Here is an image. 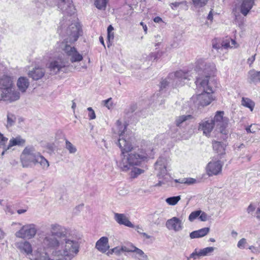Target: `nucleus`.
Listing matches in <instances>:
<instances>
[{
  "label": "nucleus",
  "mask_w": 260,
  "mask_h": 260,
  "mask_svg": "<svg viewBox=\"0 0 260 260\" xmlns=\"http://www.w3.org/2000/svg\"><path fill=\"white\" fill-rule=\"evenodd\" d=\"M50 233H46L41 239L49 237L53 246L45 245L54 260H72L80 250L79 240L67 235V229L58 223L50 226Z\"/></svg>",
  "instance_id": "1"
},
{
  "label": "nucleus",
  "mask_w": 260,
  "mask_h": 260,
  "mask_svg": "<svg viewBox=\"0 0 260 260\" xmlns=\"http://www.w3.org/2000/svg\"><path fill=\"white\" fill-rule=\"evenodd\" d=\"M126 127L125 122L122 123L118 120L114 129V133L119 136L117 145L121 151L120 158L116 160V163L122 171H127L135 166L141 165L146 158L145 151L141 152V153L125 154L133 149L129 136L126 133Z\"/></svg>",
  "instance_id": "2"
},
{
  "label": "nucleus",
  "mask_w": 260,
  "mask_h": 260,
  "mask_svg": "<svg viewBox=\"0 0 260 260\" xmlns=\"http://www.w3.org/2000/svg\"><path fill=\"white\" fill-rule=\"evenodd\" d=\"M53 241L49 237L38 238L33 245L27 240L15 242L14 245L21 254L32 260H54L45 245L53 246Z\"/></svg>",
  "instance_id": "3"
},
{
  "label": "nucleus",
  "mask_w": 260,
  "mask_h": 260,
  "mask_svg": "<svg viewBox=\"0 0 260 260\" xmlns=\"http://www.w3.org/2000/svg\"><path fill=\"white\" fill-rule=\"evenodd\" d=\"M65 23L61 22V29L62 33H66L68 38L66 40L59 44V48L62 50L66 54L70 57L72 62L80 61L83 59V56L80 54L74 47H72L68 44V42L72 43L76 41L81 32L80 24L78 22H74L70 24V20Z\"/></svg>",
  "instance_id": "4"
},
{
  "label": "nucleus",
  "mask_w": 260,
  "mask_h": 260,
  "mask_svg": "<svg viewBox=\"0 0 260 260\" xmlns=\"http://www.w3.org/2000/svg\"><path fill=\"white\" fill-rule=\"evenodd\" d=\"M196 82L197 86L201 90H203V92L192 96L191 100L198 106L204 107L209 105L213 100L212 96L213 90L208 77H206V79L199 77L197 79Z\"/></svg>",
  "instance_id": "5"
},
{
  "label": "nucleus",
  "mask_w": 260,
  "mask_h": 260,
  "mask_svg": "<svg viewBox=\"0 0 260 260\" xmlns=\"http://www.w3.org/2000/svg\"><path fill=\"white\" fill-rule=\"evenodd\" d=\"M14 225L20 227L14 234L17 238L22 240L31 239L34 238L37 234V225L34 223H26L23 225L20 222H13L12 225Z\"/></svg>",
  "instance_id": "6"
},
{
  "label": "nucleus",
  "mask_w": 260,
  "mask_h": 260,
  "mask_svg": "<svg viewBox=\"0 0 260 260\" xmlns=\"http://www.w3.org/2000/svg\"><path fill=\"white\" fill-rule=\"evenodd\" d=\"M168 159L165 157H159L156 162L154 164V168L156 171L157 176L159 179H162L159 180L158 183L155 186H161L168 182L167 170Z\"/></svg>",
  "instance_id": "7"
},
{
  "label": "nucleus",
  "mask_w": 260,
  "mask_h": 260,
  "mask_svg": "<svg viewBox=\"0 0 260 260\" xmlns=\"http://www.w3.org/2000/svg\"><path fill=\"white\" fill-rule=\"evenodd\" d=\"M40 152L32 146H27L23 149L20 160L23 167L28 168L33 166V162L37 158Z\"/></svg>",
  "instance_id": "8"
},
{
  "label": "nucleus",
  "mask_w": 260,
  "mask_h": 260,
  "mask_svg": "<svg viewBox=\"0 0 260 260\" xmlns=\"http://www.w3.org/2000/svg\"><path fill=\"white\" fill-rule=\"evenodd\" d=\"M191 77V73L188 70H180L169 74V78L173 80V87H175L183 86Z\"/></svg>",
  "instance_id": "9"
},
{
  "label": "nucleus",
  "mask_w": 260,
  "mask_h": 260,
  "mask_svg": "<svg viewBox=\"0 0 260 260\" xmlns=\"http://www.w3.org/2000/svg\"><path fill=\"white\" fill-rule=\"evenodd\" d=\"M223 111H217L213 119V123L218 127L220 133L223 135L222 139H225L228 137V131L226 129L228 124L227 120L223 117Z\"/></svg>",
  "instance_id": "10"
},
{
  "label": "nucleus",
  "mask_w": 260,
  "mask_h": 260,
  "mask_svg": "<svg viewBox=\"0 0 260 260\" xmlns=\"http://www.w3.org/2000/svg\"><path fill=\"white\" fill-rule=\"evenodd\" d=\"M68 65V61L61 57H55L50 61L47 67L52 74H56L60 70Z\"/></svg>",
  "instance_id": "11"
},
{
  "label": "nucleus",
  "mask_w": 260,
  "mask_h": 260,
  "mask_svg": "<svg viewBox=\"0 0 260 260\" xmlns=\"http://www.w3.org/2000/svg\"><path fill=\"white\" fill-rule=\"evenodd\" d=\"M20 98L19 92L13 89V86L10 87L9 90H1V101L13 102Z\"/></svg>",
  "instance_id": "12"
},
{
  "label": "nucleus",
  "mask_w": 260,
  "mask_h": 260,
  "mask_svg": "<svg viewBox=\"0 0 260 260\" xmlns=\"http://www.w3.org/2000/svg\"><path fill=\"white\" fill-rule=\"evenodd\" d=\"M223 164L220 160H212L210 161L207 167L206 171L208 176L217 175L222 170Z\"/></svg>",
  "instance_id": "13"
},
{
  "label": "nucleus",
  "mask_w": 260,
  "mask_h": 260,
  "mask_svg": "<svg viewBox=\"0 0 260 260\" xmlns=\"http://www.w3.org/2000/svg\"><path fill=\"white\" fill-rule=\"evenodd\" d=\"M166 226L169 230L175 232L181 231L183 228L182 220L177 217L168 219L166 221Z\"/></svg>",
  "instance_id": "14"
},
{
  "label": "nucleus",
  "mask_w": 260,
  "mask_h": 260,
  "mask_svg": "<svg viewBox=\"0 0 260 260\" xmlns=\"http://www.w3.org/2000/svg\"><path fill=\"white\" fill-rule=\"evenodd\" d=\"M214 126L215 125L212 119H206L200 123L199 129L203 131V134L206 136H209Z\"/></svg>",
  "instance_id": "15"
},
{
  "label": "nucleus",
  "mask_w": 260,
  "mask_h": 260,
  "mask_svg": "<svg viewBox=\"0 0 260 260\" xmlns=\"http://www.w3.org/2000/svg\"><path fill=\"white\" fill-rule=\"evenodd\" d=\"M58 8L63 13L71 15L74 13L75 8L71 0H59Z\"/></svg>",
  "instance_id": "16"
},
{
  "label": "nucleus",
  "mask_w": 260,
  "mask_h": 260,
  "mask_svg": "<svg viewBox=\"0 0 260 260\" xmlns=\"http://www.w3.org/2000/svg\"><path fill=\"white\" fill-rule=\"evenodd\" d=\"M95 248L102 253H106L110 248L108 238L106 236L101 237L96 242Z\"/></svg>",
  "instance_id": "17"
},
{
  "label": "nucleus",
  "mask_w": 260,
  "mask_h": 260,
  "mask_svg": "<svg viewBox=\"0 0 260 260\" xmlns=\"http://www.w3.org/2000/svg\"><path fill=\"white\" fill-rule=\"evenodd\" d=\"M114 219L120 225H124L129 228H134V225L129 221L128 217L124 214L115 213Z\"/></svg>",
  "instance_id": "18"
},
{
  "label": "nucleus",
  "mask_w": 260,
  "mask_h": 260,
  "mask_svg": "<svg viewBox=\"0 0 260 260\" xmlns=\"http://www.w3.org/2000/svg\"><path fill=\"white\" fill-rule=\"evenodd\" d=\"M227 144L224 142L216 141H212V146L214 151L220 157L225 154V149Z\"/></svg>",
  "instance_id": "19"
},
{
  "label": "nucleus",
  "mask_w": 260,
  "mask_h": 260,
  "mask_svg": "<svg viewBox=\"0 0 260 260\" xmlns=\"http://www.w3.org/2000/svg\"><path fill=\"white\" fill-rule=\"evenodd\" d=\"M254 4V0H242L240 7V12L246 16Z\"/></svg>",
  "instance_id": "20"
},
{
  "label": "nucleus",
  "mask_w": 260,
  "mask_h": 260,
  "mask_svg": "<svg viewBox=\"0 0 260 260\" xmlns=\"http://www.w3.org/2000/svg\"><path fill=\"white\" fill-rule=\"evenodd\" d=\"M29 86V81L27 77H20L18 79L17 82V86L19 90L22 93H24L26 92Z\"/></svg>",
  "instance_id": "21"
},
{
  "label": "nucleus",
  "mask_w": 260,
  "mask_h": 260,
  "mask_svg": "<svg viewBox=\"0 0 260 260\" xmlns=\"http://www.w3.org/2000/svg\"><path fill=\"white\" fill-rule=\"evenodd\" d=\"M25 143V140L20 136H17L16 137L11 138L9 142V144L6 150H8L14 146H23Z\"/></svg>",
  "instance_id": "22"
},
{
  "label": "nucleus",
  "mask_w": 260,
  "mask_h": 260,
  "mask_svg": "<svg viewBox=\"0 0 260 260\" xmlns=\"http://www.w3.org/2000/svg\"><path fill=\"white\" fill-rule=\"evenodd\" d=\"M216 71V66L213 62L206 61V66H205L203 70V74L205 75L204 79L208 77L209 81V75L214 74Z\"/></svg>",
  "instance_id": "23"
},
{
  "label": "nucleus",
  "mask_w": 260,
  "mask_h": 260,
  "mask_svg": "<svg viewBox=\"0 0 260 260\" xmlns=\"http://www.w3.org/2000/svg\"><path fill=\"white\" fill-rule=\"evenodd\" d=\"M39 164L44 170H47L49 167V161L40 153L33 162V166Z\"/></svg>",
  "instance_id": "24"
},
{
  "label": "nucleus",
  "mask_w": 260,
  "mask_h": 260,
  "mask_svg": "<svg viewBox=\"0 0 260 260\" xmlns=\"http://www.w3.org/2000/svg\"><path fill=\"white\" fill-rule=\"evenodd\" d=\"M45 74V71L43 68H35L28 73V75L35 80L42 78Z\"/></svg>",
  "instance_id": "25"
},
{
  "label": "nucleus",
  "mask_w": 260,
  "mask_h": 260,
  "mask_svg": "<svg viewBox=\"0 0 260 260\" xmlns=\"http://www.w3.org/2000/svg\"><path fill=\"white\" fill-rule=\"evenodd\" d=\"M209 228H204L197 231L192 232L189 234L191 239L199 238L207 235L209 232Z\"/></svg>",
  "instance_id": "26"
},
{
  "label": "nucleus",
  "mask_w": 260,
  "mask_h": 260,
  "mask_svg": "<svg viewBox=\"0 0 260 260\" xmlns=\"http://www.w3.org/2000/svg\"><path fill=\"white\" fill-rule=\"evenodd\" d=\"M192 119V116L191 115H183L176 117L175 121V123L177 126L180 127L183 124L186 123V121Z\"/></svg>",
  "instance_id": "27"
},
{
  "label": "nucleus",
  "mask_w": 260,
  "mask_h": 260,
  "mask_svg": "<svg viewBox=\"0 0 260 260\" xmlns=\"http://www.w3.org/2000/svg\"><path fill=\"white\" fill-rule=\"evenodd\" d=\"M248 79L250 82H260V71L257 72L254 70H250L248 72Z\"/></svg>",
  "instance_id": "28"
},
{
  "label": "nucleus",
  "mask_w": 260,
  "mask_h": 260,
  "mask_svg": "<svg viewBox=\"0 0 260 260\" xmlns=\"http://www.w3.org/2000/svg\"><path fill=\"white\" fill-rule=\"evenodd\" d=\"M221 44L222 47V49L236 48L238 46L237 45L236 42L235 40L230 38H226L225 39L222 40Z\"/></svg>",
  "instance_id": "29"
},
{
  "label": "nucleus",
  "mask_w": 260,
  "mask_h": 260,
  "mask_svg": "<svg viewBox=\"0 0 260 260\" xmlns=\"http://www.w3.org/2000/svg\"><path fill=\"white\" fill-rule=\"evenodd\" d=\"M194 70L199 74H203V70L206 66V60L203 59H199L196 62Z\"/></svg>",
  "instance_id": "30"
},
{
  "label": "nucleus",
  "mask_w": 260,
  "mask_h": 260,
  "mask_svg": "<svg viewBox=\"0 0 260 260\" xmlns=\"http://www.w3.org/2000/svg\"><path fill=\"white\" fill-rule=\"evenodd\" d=\"M174 181L176 183L185 184L189 185L195 184L197 182L196 179L192 178H185L179 179H175L174 180Z\"/></svg>",
  "instance_id": "31"
},
{
  "label": "nucleus",
  "mask_w": 260,
  "mask_h": 260,
  "mask_svg": "<svg viewBox=\"0 0 260 260\" xmlns=\"http://www.w3.org/2000/svg\"><path fill=\"white\" fill-rule=\"evenodd\" d=\"M169 85H171L173 86V80L169 78V75L168 76L162 79L161 81L160 82V89L161 90L166 88Z\"/></svg>",
  "instance_id": "32"
},
{
  "label": "nucleus",
  "mask_w": 260,
  "mask_h": 260,
  "mask_svg": "<svg viewBox=\"0 0 260 260\" xmlns=\"http://www.w3.org/2000/svg\"><path fill=\"white\" fill-rule=\"evenodd\" d=\"M65 148L71 154H74L77 151L76 147L67 139H65Z\"/></svg>",
  "instance_id": "33"
},
{
  "label": "nucleus",
  "mask_w": 260,
  "mask_h": 260,
  "mask_svg": "<svg viewBox=\"0 0 260 260\" xmlns=\"http://www.w3.org/2000/svg\"><path fill=\"white\" fill-rule=\"evenodd\" d=\"M109 0H95L94 5L97 9L105 10Z\"/></svg>",
  "instance_id": "34"
},
{
  "label": "nucleus",
  "mask_w": 260,
  "mask_h": 260,
  "mask_svg": "<svg viewBox=\"0 0 260 260\" xmlns=\"http://www.w3.org/2000/svg\"><path fill=\"white\" fill-rule=\"evenodd\" d=\"M242 105L249 108L251 111L253 110L254 107V103L248 98H242Z\"/></svg>",
  "instance_id": "35"
},
{
  "label": "nucleus",
  "mask_w": 260,
  "mask_h": 260,
  "mask_svg": "<svg viewBox=\"0 0 260 260\" xmlns=\"http://www.w3.org/2000/svg\"><path fill=\"white\" fill-rule=\"evenodd\" d=\"M215 248L213 247H208L203 249H199L200 251V255L202 257L210 255L213 253Z\"/></svg>",
  "instance_id": "36"
},
{
  "label": "nucleus",
  "mask_w": 260,
  "mask_h": 260,
  "mask_svg": "<svg viewBox=\"0 0 260 260\" xmlns=\"http://www.w3.org/2000/svg\"><path fill=\"white\" fill-rule=\"evenodd\" d=\"M15 121V116L12 113H8L7 114V120L6 124L7 127L8 128L13 126L14 124Z\"/></svg>",
  "instance_id": "37"
},
{
  "label": "nucleus",
  "mask_w": 260,
  "mask_h": 260,
  "mask_svg": "<svg viewBox=\"0 0 260 260\" xmlns=\"http://www.w3.org/2000/svg\"><path fill=\"white\" fill-rule=\"evenodd\" d=\"M180 199L181 196H178L168 198L166 199V202L168 204L170 205L174 206L178 203V202L180 200Z\"/></svg>",
  "instance_id": "38"
},
{
  "label": "nucleus",
  "mask_w": 260,
  "mask_h": 260,
  "mask_svg": "<svg viewBox=\"0 0 260 260\" xmlns=\"http://www.w3.org/2000/svg\"><path fill=\"white\" fill-rule=\"evenodd\" d=\"M124 250H127L126 248H123V246H122L121 247H115L111 249L110 251L107 253L108 255L110 254H112V253H115L116 255H120L122 252H124Z\"/></svg>",
  "instance_id": "39"
},
{
  "label": "nucleus",
  "mask_w": 260,
  "mask_h": 260,
  "mask_svg": "<svg viewBox=\"0 0 260 260\" xmlns=\"http://www.w3.org/2000/svg\"><path fill=\"white\" fill-rule=\"evenodd\" d=\"M200 250L198 248H196L189 255V256L187 257V260H196L198 258L201 257L200 255Z\"/></svg>",
  "instance_id": "40"
},
{
  "label": "nucleus",
  "mask_w": 260,
  "mask_h": 260,
  "mask_svg": "<svg viewBox=\"0 0 260 260\" xmlns=\"http://www.w3.org/2000/svg\"><path fill=\"white\" fill-rule=\"evenodd\" d=\"M221 41L217 39H215L212 41V47L213 48L217 50H222V47L221 46Z\"/></svg>",
  "instance_id": "41"
},
{
  "label": "nucleus",
  "mask_w": 260,
  "mask_h": 260,
  "mask_svg": "<svg viewBox=\"0 0 260 260\" xmlns=\"http://www.w3.org/2000/svg\"><path fill=\"white\" fill-rule=\"evenodd\" d=\"M144 172V170L141 169L135 168L132 169L131 172V176L132 178H136L138 175Z\"/></svg>",
  "instance_id": "42"
},
{
  "label": "nucleus",
  "mask_w": 260,
  "mask_h": 260,
  "mask_svg": "<svg viewBox=\"0 0 260 260\" xmlns=\"http://www.w3.org/2000/svg\"><path fill=\"white\" fill-rule=\"evenodd\" d=\"M201 213H202L201 210H197L192 212L189 215L188 220L191 222L193 221L197 217L199 218V215H200Z\"/></svg>",
  "instance_id": "43"
},
{
  "label": "nucleus",
  "mask_w": 260,
  "mask_h": 260,
  "mask_svg": "<svg viewBox=\"0 0 260 260\" xmlns=\"http://www.w3.org/2000/svg\"><path fill=\"white\" fill-rule=\"evenodd\" d=\"M102 103L104 106L109 110L112 109L113 107V103L111 98L103 101Z\"/></svg>",
  "instance_id": "44"
},
{
  "label": "nucleus",
  "mask_w": 260,
  "mask_h": 260,
  "mask_svg": "<svg viewBox=\"0 0 260 260\" xmlns=\"http://www.w3.org/2000/svg\"><path fill=\"white\" fill-rule=\"evenodd\" d=\"M192 1L195 7L201 8L206 5L208 0H192Z\"/></svg>",
  "instance_id": "45"
},
{
  "label": "nucleus",
  "mask_w": 260,
  "mask_h": 260,
  "mask_svg": "<svg viewBox=\"0 0 260 260\" xmlns=\"http://www.w3.org/2000/svg\"><path fill=\"white\" fill-rule=\"evenodd\" d=\"M133 252L136 253V257L139 260L144 259L145 253L142 250L136 247V250H135Z\"/></svg>",
  "instance_id": "46"
},
{
  "label": "nucleus",
  "mask_w": 260,
  "mask_h": 260,
  "mask_svg": "<svg viewBox=\"0 0 260 260\" xmlns=\"http://www.w3.org/2000/svg\"><path fill=\"white\" fill-rule=\"evenodd\" d=\"M123 248H125L127 250H124V252H134L136 250V247L133 245L132 243H129L126 244V245L123 246Z\"/></svg>",
  "instance_id": "47"
},
{
  "label": "nucleus",
  "mask_w": 260,
  "mask_h": 260,
  "mask_svg": "<svg viewBox=\"0 0 260 260\" xmlns=\"http://www.w3.org/2000/svg\"><path fill=\"white\" fill-rule=\"evenodd\" d=\"M246 244V239L245 238H242L238 242L237 247L240 249H244Z\"/></svg>",
  "instance_id": "48"
},
{
  "label": "nucleus",
  "mask_w": 260,
  "mask_h": 260,
  "mask_svg": "<svg viewBox=\"0 0 260 260\" xmlns=\"http://www.w3.org/2000/svg\"><path fill=\"white\" fill-rule=\"evenodd\" d=\"M88 113V117L89 119H94L96 117L95 112L91 107H89L87 109Z\"/></svg>",
  "instance_id": "49"
},
{
  "label": "nucleus",
  "mask_w": 260,
  "mask_h": 260,
  "mask_svg": "<svg viewBox=\"0 0 260 260\" xmlns=\"http://www.w3.org/2000/svg\"><path fill=\"white\" fill-rule=\"evenodd\" d=\"M8 138L5 137L3 134L0 132V145L5 146V144L8 141Z\"/></svg>",
  "instance_id": "50"
},
{
  "label": "nucleus",
  "mask_w": 260,
  "mask_h": 260,
  "mask_svg": "<svg viewBox=\"0 0 260 260\" xmlns=\"http://www.w3.org/2000/svg\"><path fill=\"white\" fill-rule=\"evenodd\" d=\"M199 218L201 221H206L208 219V216L205 212L202 211Z\"/></svg>",
  "instance_id": "51"
},
{
  "label": "nucleus",
  "mask_w": 260,
  "mask_h": 260,
  "mask_svg": "<svg viewBox=\"0 0 260 260\" xmlns=\"http://www.w3.org/2000/svg\"><path fill=\"white\" fill-rule=\"evenodd\" d=\"M248 248L249 249L251 250L252 252L254 253H257L259 252L258 248L254 246H250Z\"/></svg>",
  "instance_id": "52"
},
{
  "label": "nucleus",
  "mask_w": 260,
  "mask_h": 260,
  "mask_svg": "<svg viewBox=\"0 0 260 260\" xmlns=\"http://www.w3.org/2000/svg\"><path fill=\"white\" fill-rule=\"evenodd\" d=\"M181 4H182V2H175V3H171L170 4V6L172 8V9H176Z\"/></svg>",
  "instance_id": "53"
},
{
  "label": "nucleus",
  "mask_w": 260,
  "mask_h": 260,
  "mask_svg": "<svg viewBox=\"0 0 260 260\" xmlns=\"http://www.w3.org/2000/svg\"><path fill=\"white\" fill-rule=\"evenodd\" d=\"M255 209V208L253 205L250 204L247 208V211L248 213H251L254 211Z\"/></svg>",
  "instance_id": "54"
},
{
  "label": "nucleus",
  "mask_w": 260,
  "mask_h": 260,
  "mask_svg": "<svg viewBox=\"0 0 260 260\" xmlns=\"http://www.w3.org/2000/svg\"><path fill=\"white\" fill-rule=\"evenodd\" d=\"M238 8L237 7L233 9V13L235 17V19H237L238 17L240 16L239 12H237Z\"/></svg>",
  "instance_id": "55"
},
{
  "label": "nucleus",
  "mask_w": 260,
  "mask_h": 260,
  "mask_svg": "<svg viewBox=\"0 0 260 260\" xmlns=\"http://www.w3.org/2000/svg\"><path fill=\"white\" fill-rule=\"evenodd\" d=\"M253 125H254V124H251L245 128L247 133H254L255 132V130H251V128L252 127Z\"/></svg>",
  "instance_id": "56"
},
{
  "label": "nucleus",
  "mask_w": 260,
  "mask_h": 260,
  "mask_svg": "<svg viewBox=\"0 0 260 260\" xmlns=\"http://www.w3.org/2000/svg\"><path fill=\"white\" fill-rule=\"evenodd\" d=\"M134 228H135L136 229V230L137 231V232L140 234H143L144 235H145V233H143V230L142 229V228L141 227H140L139 226H134Z\"/></svg>",
  "instance_id": "57"
},
{
  "label": "nucleus",
  "mask_w": 260,
  "mask_h": 260,
  "mask_svg": "<svg viewBox=\"0 0 260 260\" xmlns=\"http://www.w3.org/2000/svg\"><path fill=\"white\" fill-rule=\"evenodd\" d=\"M160 55H158V53H152L150 54L149 57L151 58L153 57L154 58V59H156L160 57Z\"/></svg>",
  "instance_id": "58"
},
{
  "label": "nucleus",
  "mask_w": 260,
  "mask_h": 260,
  "mask_svg": "<svg viewBox=\"0 0 260 260\" xmlns=\"http://www.w3.org/2000/svg\"><path fill=\"white\" fill-rule=\"evenodd\" d=\"M153 21L155 23H159L160 22H163V21L162 20V19L157 16V17H155L154 19H153Z\"/></svg>",
  "instance_id": "59"
},
{
  "label": "nucleus",
  "mask_w": 260,
  "mask_h": 260,
  "mask_svg": "<svg viewBox=\"0 0 260 260\" xmlns=\"http://www.w3.org/2000/svg\"><path fill=\"white\" fill-rule=\"evenodd\" d=\"M24 119L22 117H19L18 119V123L20 127H23V123L24 122Z\"/></svg>",
  "instance_id": "60"
},
{
  "label": "nucleus",
  "mask_w": 260,
  "mask_h": 260,
  "mask_svg": "<svg viewBox=\"0 0 260 260\" xmlns=\"http://www.w3.org/2000/svg\"><path fill=\"white\" fill-rule=\"evenodd\" d=\"M108 39L109 41H110L111 39L113 40L114 39L113 32H108Z\"/></svg>",
  "instance_id": "61"
},
{
  "label": "nucleus",
  "mask_w": 260,
  "mask_h": 260,
  "mask_svg": "<svg viewBox=\"0 0 260 260\" xmlns=\"http://www.w3.org/2000/svg\"><path fill=\"white\" fill-rule=\"evenodd\" d=\"M256 216L257 219L260 220V207L258 208L256 210Z\"/></svg>",
  "instance_id": "62"
},
{
  "label": "nucleus",
  "mask_w": 260,
  "mask_h": 260,
  "mask_svg": "<svg viewBox=\"0 0 260 260\" xmlns=\"http://www.w3.org/2000/svg\"><path fill=\"white\" fill-rule=\"evenodd\" d=\"M5 232L0 229V239H3L5 237Z\"/></svg>",
  "instance_id": "63"
},
{
  "label": "nucleus",
  "mask_w": 260,
  "mask_h": 260,
  "mask_svg": "<svg viewBox=\"0 0 260 260\" xmlns=\"http://www.w3.org/2000/svg\"><path fill=\"white\" fill-rule=\"evenodd\" d=\"M255 54H254V55L251 56V58L248 59V62L250 61V64H252L253 63V62L254 61V60H255Z\"/></svg>",
  "instance_id": "64"
}]
</instances>
